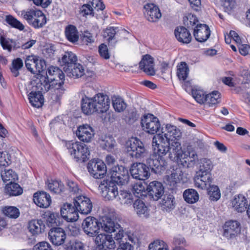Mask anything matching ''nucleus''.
Instances as JSON below:
<instances>
[{
  "label": "nucleus",
  "mask_w": 250,
  "mask_h": 250,
  "mask_svg": "<svg viewBox=\"0 0 250 250\" xmlns=\"http://www.w3.org/2000/svg\"><path fill=\"white\" fill-rule=\"evenodd\" d=\"M77 61L76 55L72 52H65L60 61V65L63 67L64 71H65L69 67H72Z\"/></svg>",
  "instance_id": "nucleus-30"
},
{
  "label": "nucleus",
  "mask_w": 250,
  "mask_h": 250,
  "mask_svg": "<svg viewBox=\"0 0 250 250\" xmlns=\"http://www.w3.org/2000/svg\"><path fill=\"white\" fill-rule=\"evenodd\" d=\"M34 202L40 208H47L51 204L52 200L49 194L43 191H39L34 194Z\"/></svg>",
  "instance_id": "nucleus-25"
},
{
  "label": "nucleus",
  "mask_w": 250,
  "mask_h": 250,
  "mask_svg": "<svg viewBox=\"0 0 250 250\" xmlns=\"http://www.w3.org/2000/svg\"><path fill=\"white\" fill-rule=\"evenodd\" d=\"M133 207L139 215L147 213V207L145 203L140 199H137L134 202Z\"/></svg>",
  "instance_id": "nucleus-51"
},
{
  "label": "nucleus",
  "mask_w": 250,
  "mask_h": 250,
  "mask_svg": "<svg viewBox=\"0 0 250 250\" xmlns=\"http://www.w3.org/2000/svg\"><path fill=\"white\" fill-rule=\"evenodd\" d=\"M231 204L235 211L241 213L247 210L249 206L247 199L242 194L235 195L231 201Z\"/></svg>",
  "instance_id": "nucleus-26"
},
{
  "label": "nucleus",
  "mask_w": 250,
  "mask_h": 250,
  "mask_svg": "<svg viewBox=\"0 0 250 250\" xmlns=\"http://www.w3.org/2000/svg\"><path fill=\"white\" fill-rule=\"evenodd\" d=\"M82 228L84 232L90 237L96 236L95 242L96 247L95 250H114L116 245L112 235L101 233L98 234L100 230V222L92 216L86 217L82 223Z\"/></svg>",
  "instance_id": "nucleus-2"
},
{
  "label": "nucleus",
  "mask_w": 250,
  "mask_h": 250,
  "mask_svg": "<svg viewBox=\"0 0 250 250\" xmlns=\"http://www.w3.org/2000/svg\"><path fill=\"white\" fill-rule=\"evenodd\" d=\"M47 75L55 89H61L64 84L65 76L63 71L57 66H50L48 68Z\"/></svg>",
  "instance_id": "nucleus-10"
},
{
  "label": "nucleus",
  "mask_w": 250,
  "mask_h": 250,
  "mask_svg": "<svg viewBox=\"0 0 250 250\" xmlns=\"http://www.w3.org/2000/svg\"><path fill=\"white\" fill-rule=\"evenodd\" d=\"M98 51L100 56L103 59L108 60L110 58V55L108 49L104 43H102L99 46Z\"/></svg>",
  "instance_id": "nucleus-58"
},
{
  "label": "nucleus",
  "mask_w": 250,
  "mask_h": 250,
  "mask_svg": "<svg viewBox=\"0 0 250 250\" xmlns=\"http://www.w3.org/2000/svg\"><path fill=\"white\" fill-rule=\"evenodd\" d=\"M45 225L42 219H33L28 223V229L33 235H36L44 231Z\"/></svg>",
  "instance_id": "nucleus-29"
},
{
  "label": "nucleus",
  "mask_w": 250,
  "mask_h": 250,
  "mask_svg": "<svg viewBox=\"0 0 250 250\" xmlns=\"http://www.w3.org/2000/svg\"><path fill=\"white\" fill-rule=\"evenodd\" d=\"M66 185L69 192L72 194H77L81 191L78 183L74 180L67 179L66 181Z\"/></svg>",
  "instance_id": "nucleus-55"
},
{
  "label": "nucleus",
  "mask_w": 250,
  "mask_h": 250,
  "mask_svg": "<svg viewBox=\"0 0 250 250\" xmlns=\"http://www.w3.org/2000/svg\"><path fill=\"white\" fill-rule=\"evenodd\" d=\"M141 123L143 130L150 134H156L161 127L158 118L150 113L144 116Z\"/></svg>",
  "instance_id": "nucleus-9"
},
{
  "label": "nucleus",
  "mask_w": 250,
  "mask_h": 250,
  "mask_svg": "<svg viewBox=\"0 0 250 250\" xmlns=\"http://www.w3.org/2000/svg\"><path fill=\"white\" fill-rule=\"evenodd\" d=\"M67 250H84V245L79 241H71L67 247Z\"/></svg>",
  "instance_id": "nucleus-60"
},
{
  "label": "nucleus",
  "mask_w": 250,
  "mask_h": 250,
  "mask_svg": "<svg viewBox=\"0 0 250 250\" xmlns=\"http://www.w3.org/2000/svg\"><path fill=\"white\" fill-rule=\"evenodd\" d=\"M193 97L200 104H205L206 95L205 92L200 89H193L191 91Z\"/></svg>",
  "instance_id": "nucleus-47"
},
{
  "label": "nucleus",
  "mask_w": 250,
  "mask_h": 250,
  "mask_svg": "<svg viewBox=\"0 0 250 250\" xmlns=\"http://www.w3.org/2000/svg\"><path fill=\"white\" fill-rule=\"evenodd\" d=\"M64 34L67 40L71 42L75 43L79 40V32L74 25H67L65 28Z\"/></svg>",
  "instance_id": "nucleus-34"
},
{
  "label": "nucleus",
  "mask_w": 250,
  "mask_h": 250,
  "mask_svg": "<svg viewBox=\"0 0 250 250\" xmlns=\"http://www.w3.org/2000/svg\"><path fill=\"white\" fill-rule=\"evenodd\" d=\"M12 42V40L6 39L3 34L0 33V44L3 49L7 50L9 52H11L12 49V45L11 44V42Z\"/></svg>",
  "instance_id": "nucleus-56"
},
{
  "label": "nucleus",
  "mask_w": 250,
  "mask_h": 250,
  "mask_svg": "<svg viewBox=\"0 0 250 250\" xmlns=\"http://www.w3.org/2000/svg\"><path fill=\"white\" fill-rule=\"evenodd\" d=\"M73 204L78 213L83 214H88L90 213L93 207L90 199L83 195L76 196L74 197Z\"/></svg>",
  "instance_id": "nucleus-15"
},
{
  "label": "nucleus",
  "mask_w": 250,
  "mask_h": 250,
  "mask_svg": "<svg viewBox=\"0 0 250 250\" xmlns=\"http://www.w3.org/2000/svg\"><path fill=\"white\" fill-rule=\"evenodd\" d=\"M80 12L83 16L87 15L94 16V15L92 7L88 4H83L81 8Z\"/></svg>",
  "instance_id": "nucleus-63"
},
{
  "label": "nucleus",
  "mask_w": 250,
  "mask_h": 250,
  "mask_svg": "<svg viewBox=\"0 0 250 250\" xmlns=\"http://www.w3.org/2000/svg\"><path fill=\"white\" fill-rule=\"evenodd\" d=\"M88 172L95 179H102L106 173V167L102 160L93 159L90 160L87 166Z\"/></svg>",
  "instance_id": "nucleus-12"
},
{
  "label": "nucleus",
  "mask_w": 250,
  "mask_h": 250,
  "mask_svg": "<svg viewBox=\"0 0 250 250\" xmlns=\"http://www.w3.org/2000/svg\"><path fill=\"white\" fill-rule=\"evenodd\" d=\"M61 214L62 217L67 222H75L79 219V213L73 205L70 203L64 204L61 209Z\"/></svg>",
  "instance_id": "nucleus-18"
},
{
  "label": "nucleus",
  "mask_w": 250,
  "mask_h": 250,
  "mask_svg": "<svg viewBox=\"0 0 250 250\" xmlns=\"http://www.w3.org/2000/svg\"><path fill=\"white\" fill-rule=\"evenodd\" d=\"M144 15L150 22H157L162 17L161 11L157 5L153 3H147L144 7Z\"/></svg>",
  "instance_id": "nucleus-21"
},
{
  "label": "nucleus",
  "mask_w": 250,
  "mask_h": 250,
  "mask_svg": "<svg viewBox=\"0 0 250 250\" xmlns=\"http://www.w3.org/2000/svg\"><path fill=\"white\" fill-rule=\"evenodd\" d=\"M183 22L184 25L188 28L193 29L196 28L197 24H199L198 18L191 13L188 14L184 18Z\"/></svg>",
  "instance_id": "nucleus-42"
},
{
  "label": "nucleus",
  "mask_w": 250,
  "mask_h": 250,
  "mask_svg": "<svg viewBox=\"0 0 250 250\" xmlns=\"http://www.w3.org/2000/svg\"><path fill=\"white\" fill-rule=\"evenodd\" d=\"M33 250H53L50 245L46 242L42 241L34 246Z\"/></svg>",
  "instance_id": "nucleus-64"
},
{
  "label": "nucleus",
  "mask_w": 250,
  "mask_h": 250,
  "mask_svg": "<svg viewBox=\"0 0 250 250\" xmlns=\"http://www.w3.org/2000/svg\"><path fill=\"white\" fill-rule=\"evenodd\" d=\"M126 149L128 154L135 158L144 157L146 151L143 142L136 137H132L127 141Z\"/></svg>",
  "instance_id": "nucleus-8"
},
{
  "label": "nucleus",
  "mask_w": 250,
  "mask_h": 250,
  "mask_svg": "<svg viewBox=\"0 0 250 250\" xmlns=\"http://www.w3.org/2000/svg\"><path fill=\"white\" fill-rule=\"evenodd\" d=\"M177 76L180 80L185 81L188 78L189 68L187 63L181 62L177 66Z\"/></svg>",
  "instance_id": "nucleus-38"
},
{
  "label": "nucleus",
  "mask_w": 250,
  "mask_h": 250,
  "mask_svg": "<svg viewBox=\"0 0 250 250\" xmlns=\"http://www.w3.org/2000/svg\"><path fill=\"white\" fill-rule=\"evenodd\" d=\"M117 184L113 181L107 183L105 180L101 181L99 188L101 190L102 195L105 200H112L118 195Z\"/></svg>",
  "instance_id": "nucleus-13"
},
{
  "label": "nucleus",
  "mask_w": 250,
  "mask_h": 250,
  "mask_svg": "<svg viewBox=\"0 0 250 250\" xmlns=\"http://www.w3.org/2000/svg\"><path fill=\"white\" fill-rule=\"evenodd\" d=\"M1 178L4 183L9 182V183H14L18 179L17 173L11 169L4 170L1 173Z\"/></svg>",
  "instance_id": "nucleus-46"
},
{
  "label": "nucleus",
  "mask_w": 250,
  "mask_h": 250,
  "mask_svg": "<svg viewBox=\"0 0 250 250\" xmlns=\"http://www.w3.org/2000/svg\"><path fill=\"white\" fill-rule=\"evenodd\" d=\"M47 217V222L48 225L53 226L57 225L59 223L60 216L58 213L49 211L46 215Z\"/></svg>",
  "instance_id": "nucleus-54"
},
{
  "label": "nucleus",
  "mask_w": 250,
  "mask_h": 250,
  "mask_svg": "<svg viewBox=\"0 0 250 250\" xmlns=\"http://www.w3.org/2000/svg\"><path fill=\"white\" fill-rule=\"evenodd\" d=\"M33 89L41 93L46 92L51 88L54 89L48 77L41 74L38 75V77L33 81Z\"/></svg>",
  "instance_id": "nucleus-17"
},
{
  "label": "nucleus",
  "mask_w": 250,
  "mask_h": 250,
  "mask_svg": "<svg viewBox=\"0 0 250 250\" xmlns=\"http://www.w3.org/2000/svg\"><path fill=\"white\" fill-rule=\"evenodd\" d=\"M148 250H168V247L164 241L157 239L149 245Z\"/></svg>",
  "instance_id": "nucleus-50"
},
{
  "label": "nucleus",
  "mask_w": 250,
  "mask_h": 250,
  "mask_svg": "<svg viewBox=\"0 0 250 250\" xmlns=\"http://www.w3.org/2000/svg\"><path fill=\"white\" fill-rule=\"evenodd\" d=\"M104 144H103V140H102L101 145L103 147H104V149L108 151H111L114 147L115 141L112 138H108L106 140H104Z\"/></svg>",
  "instance_id": "nucleus-61"
},
{
  "label": "nucleus",
  "mask_w": 250,
  "mask_h": 250,
  "mask_svg": "<svg viewBox=\"0 0 250 250\" xmlns=\"http://www.w3.org/2000/svg\"><path fill=\"white\" fill-rule=\"evenodd\" d=\"M119 199L122 203L131 204L133 202L132 194L126 190H120V193H118Z\"/></svg>",
  "instance_id": "nucleus-52"
},
{
  "label": "nucleus",
  "mask_w": 250,
  "mask_h": 250,
  "mask_svg": "<svg viewBox=\"0 0 250 250\" xmlns=\"http://www.w3.org/2000/svg\"><path fill=\"white\" fill-rule=\"evenodd\" d=\"M242 226L236 220H229L222 226V236L228 240L236 239L241 233Z\"/></svg>",
  "instance_id": "nucleus-7"
},
{
  "label": "nucleus",
  "mask_w": 250,
  "mask_h": 250,
  "mask_svg": "<svg viewBox=\"0 0 250 250\" xmlns=\"http://www.w3.org/2000/svg\"><path fill=\"white\" fill-rule=\"evenodd\" d=\"M212 165L209 160L204 159L201 161L199 169L193 177L194 186L202 190H205L213 184V178L211 173Z\"/></svg>",
  "instance_id": "nucleus-3"
},
{
  "label": "nucleus",
  "mask_w": 250,
  "mask_h": 250,
  "mask_svg": "<svg viewBox=\"0 0 250 250\" xmlns=\"http://www.w3.org/2000/svg\"><path fill=\"white\" fill-rule=\"evenodd\" d=\"M65 146L68 152L77 162H85L90 154L87 146L79 141L73 140L65 141Z\"/></svg>",
  "instance_id": "nucleus-6"
},
{
  "label": "nucleus",
  "mask_w": 250,
  "mask_h": 250,
  "mask_svg": "<svg viewBox=\"0 0 250 250\" xmlns=\"http://www.w3.org/2000/svg\"><path fill=\"white\" fill-rule=\"evenodd\" d=\"M2 211L4 215L9 218L16 219L20 215L19 209L14 206H5Z\"/></svg>",
  "instance_id": "nucleus-40"
},
{
  "label": "nucleus",
  "mask_w": 250,
  "mask_h": 250,
  "mask_svg": "<svg viewBox=\"0 0 250 250\" xmlns=\"http://www.w3.org/2000/svg\"><path fill=\"white\" fill-rule=\"evenodd\" d=\"M146 191L148 196L153 200L157 201L164 194V188L162 183L154 181L151 182L146 187Z\"/></svg>",
  "instance_id": "nucleus-19"
},
{
  "label": "nucleus",
  "mask_w": 250,
  "mask_h": 250,
  "mask_svg": "<svg viewBox=\"0 0 250 250\" xmlns=\"http://www.w3.org/2000/svg\"><path fill=\"white\" fill-rule=\"evenodd\" d=\"M210 30L206 24H197L194 28L193 36L195 40L200 42H206L210 37Z\"/></svg>",
  "instance_id": "nucleus-23"
},
{
  "label": "nucleus",
  "mask_w": 250,
  "mask_h": 250,
  "mask_svg": "<svg viewBox=\"0 0 250 250\" xmlns=\"http://www.w3.org/2000/svg\"><path fill=\"white\" fill-rule=\"evenodd\" d=\"M93 97L89 98L86 95L83 97L81 101L82 112L85 115H90L96 113Z\"/></svg>",
  "instance_id": "nucleus-28"
},
{
  "label": "nucleus",
  "mask_w": 250,
  "mask_h": 250,
  "mask_svg": "<svg viewBox=\"0 0 250 250\" xmlns=\"http://www.w3.org/2000/svg\"><path fill=\"white\" fill-rule=\"evenodd\" d=\"M205 190L208 191L209 199L211 201H217L220 198V190L217 186L212 185Z\"/></svg>",
  "instance_id": "nucleus-44"
},
{
  "label": "nucleus",
  "mask_w": 250,
  "mask_h": 250,
  "mask_svg": "<svg viewBox=\"0 0 250 250\" xmlns=\"http://www.w3.org/2000/svg\"><path fill=\"white\" fill-rule=\"evenodd\" d=\"M5 20L6 23L13 28L17 29L20 31H22L24 29V25L11 15H6Z\"/></svg>",
  "instance_id": "nucleus-43"
},
{
  "label": "nucleus",
  "mask_w": 250,
  "mask_h": 250,
  "mask_svg": "<svg viewBox=\"0 0 250 250\" xmlns=\"http://www.w3.org/2000/svg\"><path fill=\"white\" fill-rule=\"evenodd\" d=\"M174 34L177 40L180 42L188 44L191 41L192 36L191 34L184 26L176 27L174 31Z\"/></svg>",
  "instance_id": "nucleus-27"
},
{
  "label": "nucleus",
  "mask_w": 250,
  "mask_h": 250,
  "mask_svg": "<svg viewBox=\"0 0 250 250\" xmlns=\"http://www.w3.org/2000/svg\"><path fill=\"white\" fill-rule=\"evenodd\" d=\"M168 157L171 160L177 161L185 167H193L198 159L196 151L191 146H188L184 150L181 146L179 150H176L173 153L171 152L169 153Z\"/></svg>",
  "instance_id": "nucleus-4"
},
{
  "label": "nucleus",
  "mask_w": 250,
  "mask_h": 250,
  "mask_svg": "<svg viewBox=\"0 0 250 250\" xmlns=\"http://www.w3.org/2000/svg\"><path fill=\"white\" fill-rule=\"evenodd\" d=\"M47 185L49 190L54 193L60 194L64 189V186L60 180H48Z\"/></svg>",
  "instance_id": "nucleus-36"
},
{
  "label": "nucleus",
  "mask_w": 250,
  "mask_h": 250,
  "mask_svg": "<svg viewBox=\"0 0 250 250\" xmlns=\"http://www.w3.org/2000/svg\"><path fill=\"white\" fill-rule=\"evenodd\" d=\"M51 242L55 246L63 244L66 239V234L63 229L59 227H52L48 232Z\"/></svg>",
  "instance_id": "nucleus-20"
},
{
  "label": "nucleus",
  "mask_w": 250,
  "mask_h": 250,
  "mask_svg": "<svg viewBox=\"0 0 250 250\" xmlns=\"http://www.w3.org/2000/svg\"><path fill=\"white\" fill-rule=\"evenodd\" d=\"M21 17L35 29L42 28L46 23L47 18L43 12L36 8H29L21 11Z\"/></svg>",
  "instance_id": "nucleus-5"
},
{
  "label": "nucleus",
  "mask_w": 250,
  "mask_h": 250,
  "mask_svg": "<svg viewBox=\"0 0 250 250\" xmlns=\"http://www.w3.org/2000/svg\"><path fill=\"white\" fill-rule=\"evenodd\" d=\"M117 29L116 27H109L103 31V37L107 41L109 46L111 48H114L118 42L115 37Z\"/></svg>",
  "instance_id": "nucleus-31"
},
{
  "label": "nucleus",
  "mask_w": 250,
  "mask_h": 250,
  "mask_svg": "<svg viewBox=\"0 0 250 250\" xmlns=\"http://www.w3.org/2000/svg\"><path fill=\"white\" fill-rule=\"evenodd\" d=\"M100 225L104 231L112 233L116 232L115 228V223L111 218L107 216L103 218L102 223H100Z\"/></svg>",
  "instance_id": "nucleus-39"
},
{
  "label": "nucleus",
  "mask_w": 250,
  "mask_h": 250,
  "mask_svg": "<svg viewBox=\"0 0 250 250\" xmlns=\"http://www.w3.org/2000/svg\"><path fill=\"white\" fill-rule=\"evenodd\" d=\"M146 184L145 183L139 182L135 183L132 187V190L134 194L136 196L140 197L145 195L144 193H147L146 190Z\"/></svg>",
  "instance_id": "nucleus-49"
},
{
  "label": "nucleus",
  "mask_w": 250,
  "mask_h": 250,
  "mask_svg": "<svg viewBox=\"0 0 250 250\" xmlns=\"http://www.w3.org/2000/svg\"><path fill=\"white\" fill-rule=\"evenodd\" d=\"M110 174L111 181L116 183L118 185H125L129 181V176L128 170L122 166L112 167Z\"/></svg>",
  "instance_id": "nucleus-11"
},
{
  "label": "nucleus",
  "mask_w": 250,
  "mask_h": 250,
  "mask_svg": "<svg viewBox=\"0 0 250 250\" xmlns=\"http://www.w3.org/2000/svg\"><path fill=\"white\" fill-rule=\"evenodd\" d=\"M64 72L69 77L78 78L84 74V69L82 64L76 62Z\"/></svg>",
  "instance_id": "nucleus-33"
},
{
  "label": "nucleus",
  "mask_w": 250,
  "mask_h": 250,
  "mask_svg": "<svg viewBox=\"0 0 250 250\" xmlns=\"http://www.w3.org/2000/svg\"><path fill=\"white\" fill-rule=\"evenodd\" d=\"M183 197L185 202L189 204L196 203L199 199L198 192L193 188L186 189L183 192Z\"/></svg>",
  "instance_id": "nucleus-35"
},
{
  "label": "nucleus",
  "mask_w": 250,
  "mask_h": 250,
  "mask_svg": "<svg viewBox=\"0 0 250 250\" xmlns=\"http://www.w3.org/2000/svg\"><path fill=\"white\" fill-rule=\"evenodd\" d=\"M10 155L8 153L0 152V166L7 167L11 164Z\"/></svg>",
  "instance_id": "nucleus-59"
},
{
  "label": "nucleus",
  "mask_w": 250,
  "mask_h": 250,
  "mask_svg": "<svg viewBox=\"0 0 250 250\" xmlns=\"http://www.w3.org/2000/svg\"><path fill=\"white\" fill-rule=\"evenodd\" d=\"M112 100L113 108L116 111L121 112L125 109L126 104L122 98L114 96L112 97Z\"/></svg>",
  "instance_id": "nucleus-45"
},
{
  "label": "nucleus",
  "mask_w": 250,
  "mask_h": 250,
  "mask_svg": "<svg viewBox=\"0 0 250 250\" xmlns=\"http://www.w3.org/2000/svg\"><path fill=\"white\" fill-rule=\"evenodd\" d=\"M29 103L35 107H41L44 103V98L42 93L33 89L28 95Z\"/></svg>",
  "instance_id": "nucleus-32"
},
{
  "label": "nucleus",
  "mask_w": 250,
  "mask_h": 250,
  "mask_svg": "<svg viewBox=\"0 0 250 250\" xmlns=\"http://www.w3.org/2000/svg\"><path fill=\"white\" fill-rule=\"evenodd\" d=\"M139 64L140 69L146 75L154 76L155 74L154 59L150 55H144Z\"/></svg>",
  "instance_id": "nucleus-22"
},
{
  "label": "nucleus",
  "mask_w": 250,
  "mask_h": 250,
  "mask_svg": "<svg viewBox=\"0 0 250 250\" xmlns=\"http://www.w3.org/2000/svg\"><path fill=\"white\" fill-rule=\"evenodd\" d=\"M162 202L163 207L166 210L173 209L174 207L173 197L168 196L167 198L163 199Z\"/></svg>",
  "instance_id": "nucleus-62"
},
{
  "label": "nucleus",
  "mask_w": 250,
  "mask_h": 250,
  "mask_svg": "<svg viewBox=\"0 0 250 250\" xmlns=\"http://www.w3.org/2000/svg\"><path fill=\"white\" fill-rule=\"evenodd\" d=\"M5 191L6 193L10 196H19L23 192L22 188L15 182L7 184L5 187Z\"/></svg>",
  "instance_id": "nucleus-37"
},
{
  "label": "nucleus",
  "mask_w": 250,
  "mask_h": 250,
  "mask_svg": "<svg viewBox=\"0 0 250 250\" xmlns=\"http://www.w3.org/2000/svg\"><path fill=\"white\" fill-rule=\"evenodd\" d=\"M130 172L134 179L144 181L150 176L149 168L142 163H136L132 165Z\"/></svg>",
  "instance_id": "nucleus-14"
},
{
  "label": "nucleus",
  "mask_w": 250,
  "mask_h": 250,
  "mask_svg": "<svg viewBox=\"0 0 250 250\" xmlns=\"http://www.w3.org/2000/svg\"><path fill=\"white\" fill-rule=\"evenodd\" d=\"M23 62L21 58H17L13 60L10 70L14 77H17L19 75V71L23 67Z\"/></svg>",
  "instance_id": "nucleus-48"
},
{
  "label": "nucleus",
  "mask_w": 250,
  "mask_h": 250,
  "mask_svg": "<svg viewBox=\"0 0 250 250\" xmlns=\"http://www.w3.org/2000/svg\"><path fill=\"white\" fill-rule=\"evenodd\" d=\"M220 101V93L218 91H213L206 95L205 104L209 106L217 104Z\"/></svg>",
  "instance_id": "nucleus-41"
},
{
  "label": "nucleus",
  "mask_w": 250,
  "mask_h": 250,
  "mask_svg": "<svg viewBox=\"0 0 250 250\" xmlns=\"http://www.w3.org/2000/svg\"><path fill=\"white\" fill-rule=\"evenodd\" d=\"M180 176L176 172H172L166 178L167 184L171 187L172 188H175L177 186V183L180 182Z\"/></svg>",
  "instance_id": "nucleus-53"
},
{
  "label": "nucleus",
  "mask_w": 250,
  "mask_h": 250,
  "mask_svg": "<svg viewBox=\"0 0 250 250\" xmlns=\"http://www.w3.org/2000/svg\"><path fill=\"white\" fill-rule=\"evenodd\" d=\"M180 130L175 125H166L165 131L154 135L152 146L153 150V158L149 162L152 170L156 173H161L167 168L166 155L168 152L173 153L181 148Z\"/></svg>",
  "instance_id": "nucleus-1"
},
{
  "label": "nucleus",
  "mask_w": 250,
  "mask_h": 250,
  "mask_svg": "<svg viewBox=\"0 0 250 250\" xmlns=\"http://www.w3.org/2000/svg\"><path fill=\"white\" fill-rule=\"evenodd\" d=\"M93 100L96 113H105L109 109L110 101L107 95L98 93L93 96Z\"/></svg>",
  "instance_id": "nucleus-16"
},
{
  "label": "nucleus",
  "mask_w": 250,
  "mask_h": 250,
  "mask_svg": "<svg viewBox=\"0 0 250 250\" xmlns=\"http://www.w3.org/2000/svg\"><path fill=\"white\" fill-rule=\"evenodd\" d=\"M36 56H28L25 61V66L28 70L35 74V66H36Z\"/></svg>",
  "instance_id": "nucleus-57"
},
{
  "label": "nucleus",
  "mask_w": 250,
  "mask_h": 250,
  "mask_svg": "<svg viewBox=\"0 0 250 250\" xmlns=\"http://www.w3.org/2000/svg\"><path fill=\"white\" fill-rule=\"evenodd\" d=\"M76 134L81 141L88 143L94 137V133L93 128L86 124L79 126L76 131Z\"/></svg>",
  "instance_id": "nucleus-24"
}]
</instances>
